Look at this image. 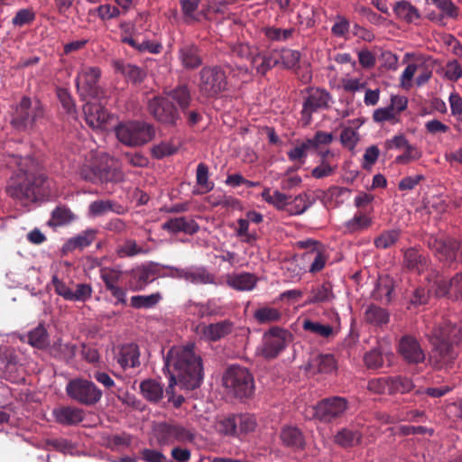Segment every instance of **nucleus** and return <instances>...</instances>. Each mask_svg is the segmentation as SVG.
<instances>
[{
  "label": "nucleus",
  "instance_id": "obj_64",
  "mask_svg": "<svg viewBox=\"0 0 462 462\" xmlns=\"http://www.w3.org/2000/svg\"><path fill=\"white\" fill-rule=\"evenodd\" d=\"M35 20V13L32 8H23L17 11L12 19L14 27H23L32 23Z\"/></svg>",
  "mask_w": 462,
  "mask_h": 462
},
{
  "label": "nucleus",
  "instance_id": "obj_61",
  "mask_svg": "<svg viewBox=\"0 0 462 462\" xmlns=\"http://www.w3.org/2000/svg\"><path fill=\"white\" fill-rule=\"evenodd\" d=\"M93 288L88 283H77L71 290L69 301L85 302L92 297Z\"/></svg>",
  "mask_w": 462,
  "mask_h": 462
},
{
  "label": "nucleus",
  "instance_id": "obj_49",
  "mask_svg": "<svg viewBox=\"0 0 462 462\" xmlns=\"http://www.w3.org/2000/svg\"><path fill=\"white\" fill-rule=\"evenodd\" d=\"M302 328L307 332L324 338H328L333 334L332 326L321 324L310 319H305L302 322Z\"/></svg>",
  "mask_w": 462,
  "mask_h": 462
},
{
  "label": "nucleus",
  "instance_id": "obj_25",
  "mask_svg": "<svg viewBox=\"0 0 462 462\" xmlns=\"http://www.w3.org/2000/svg\"><path fill=\"white\" fill-rule=\"evenodd\" d=\"M55 420L62 425H74L84 420V411L80 408L63 406L52 411Z\"/></svg>",
  "mask_w": 462,
  "mask_h": 462
},
{
  "label": "nucleus",
  "instance_id": "obj_6",
  "mask_svg": "<svg viewBox=\"0 0 462 462\" xmlns=\"http://www.w3.org/2000/svg\"><path fill=\"white\" fill-rule=\"evenodd\" d=\"M223 383L238 397H248L254 389L252 374L246 368L239 365H232L226 371Z\"/></svg>",
  "mask_w": 462,
  "mask_h": 462
},
{
  "label": "nucleus",
  "instance_id": "obj_19",
  "mask_svg": "<svg viewBox=\"0 0 462 462\" xmlns=\"http://www.w3.org/2000/svg\"><path fill=\"white\" fill-rule=\"evenodd\" d=\"M140 348L134 343H127L117 347L115 358L120 367L124 370L136 368L141 365Z\"/></svg>",
  "mask_w": 462,
  "mask_h": 462
},
{
  "label": "nucleus",
  "instance_id": "obj_44",
  "mask_svg": "<svg viewBox=\"0 0 462 462\" xmlns=\"http://www.w3.org/2000/svg\"><path fill=\"white\" fill-rule=\"evenodd\" d=\"M361 440V434L357 430L347 428L340 430L334 437V441L341 447H352Z\"/></svg>",
  "mask_w": 462,
  "mask_h": 462
},
{
  "label": "nucleus",
  "instance_id": "obj_23",
  "mask_svg": "<svg viewBox=\"0 0 462 462\" xmlns=\"http://www.w3.org/2000/svg\"><path fill=\"white\" fill-rule=\"evenodd\" d=\"M233 323L229 320H222L217 323L208 325L202 324L198 329L201 337L208 341H217L226 335L230 334L233 330Z\"/></svg>",
  "mask_w": 462,
  "mask_h": 462
},
{
  "label": "nucleus",
  "instance_id": "obj_59",
  "mask_svg": "<svg viewBox=\"0 0 462 462\" xmlns=\"http://www.w3.org/2000/svg\"><path fill=\"white\" fill-rule=\"evenodd\" d=\"M310 148H311L310 141H308L307 139L288 151L287 156L291 162H298L300 164H303L308 156V151Z\"/></svg>",
  "mask_w": 462,
  "mask_h": 462
},
{
  "label": "nucleus",
  "instance_id": "obj_46",
  "mask_svg": "<svg viewBox=\"0 0 462 462\" xmlns=\"http://www.w3.org/2000/svg\"><path fill=\"white\" fill-rule=\"evenodd\" d=\"M116 68L122 72L127 80L134 84L142 82L145 77V72L135 65L116 62Z\"/></svg>",
  "mask_w": 462,
  "mask_h": 462
},
{
  "label": "nucleus",
  "instance_id": "obj_45",
  "mask_svg": "<svg viewBox=\"0 0 462 462\" xmlns=\"http://www.w3.org/2000/svg\"><path fill=\"white\" fill-rule=\"evenodd\" d=\"M162 299V296L160 292L150 295H135L131 297L130 304L134 309H150L159 303Z\"/></svg>",
  "mask_w": 462,
  "mask_h": 462
},
{
  "label": "nucleus",
  "instance_id": "obj_29",
  "mask_svg": "<svg viewBox=\"0 0 462 462\" xmlns=\"http://www.w3.org/2000/svg\"><path fill=\"white\" fill-rule=\"evenodd\" d=\"M280 438L283 445L294 449H303L305 448V439L302 432L293 426L282 427Z\"/></svg>",
  "mask_w": 462,
  "mask_h": 462
},
{
  "label": "nucleus",
  "instance_id": "obj_13",
  "mask_svg": "<svg viewBox=\"0 0 462 462\" xmlns=\"http://www.w3.org/2000/svg\"><path fill=\"white\" fill-rule=\"evenodd\" d=\"M149 113L159 122L174 125L180 119V113L164 96H156L148 102Z\"/></svg>",
  "mask_w": 462,
  "mask_h": 462
},
{
  "label": "nucleus",
  "instance_id": "obj_60",
  "mask_svg": "<svg viewBox=\"0 0 462 462\" xmlns=\"http://www.w3.org/2000/svg\"><path fill=\"white\" fill-rule=\"evenodd\" d=\"M178 145L172 141H163L152 148V154L155 159H162L174 154L178 151Z\"/></svg>",
  "mask_w": 462,
  "mask_h": 462
},
{
  "label": "nucleus",
  "instance_id": "obj_34",
  "mask_svg": "<svg viewBox=\"0 0 462 462\" xmlns=\"http://www.w3.org/2000/svg\"><path fill=\"white\" fill-rule=\"evenodd\" d=\"M404 265L415 273H420L428 268V261L425 256L414 248H410L404 253Z\"/></svg>",
  "mask_w": 462,
  "mask_h": 462
},
{
  "label": "nucleus",
  "instance_id": "obj_54",
  "mask_svg": "<svg viewBox=\"0 0 462 462\" xmlns=\"http://www.w3.org/2000/svg\"><path fill=\"white\" fill-rule=\"evenodd\" d=\"M122 41L124 42L129 44L133 48L138 50L139 51H148L150 53H159L162 49L161 44L152 42L148 40H143L141 42H137V40H135L134 37H131V36L124 37Z\"/></svg>",
  "mask_w": 462,
  "mask_h": 462
},
{
  "label": "nucleus",
  "instance_id": "obj_41",
  "mask_svg": "<svg viewBox=\"0 0 462 462\" xmlns=\"http://www.w3.org/2000/svg\"><path fill=\"white\" fill-rule=\"evenodd\" d=\"M169 101L174 100L181 110H185L190 103V94L187 86H178L172 90L164 92Z\"/></svg>",
  "mask_w": 462,
  "mask_h": 462
},
{
  "label": "nucleus",
  "instance_id": "obj_32",
  "mask_svg": "<svg viewBox=\"0 0 462 462\" xmlns=\"http://www.w3.org/2000/svg\"><path fill=\"white\" fill-rule=\"evenodd\" d=\"M364 319L370 325L381 327L389 322L390 314L387 310L371 304L365 310Z\"/></svg>",
  "mask_w": 462,
  "mask_h": 462
},
{
  "label": "nucleus",
  "instance_id": "obj_57",
  "mask_svg": "<svg viewBox=\"0 0 462 462\" xmlns=\"http://www.w3.org/2000/svg\"><path fill=\"white\" fill-rule=\"evenodd\" d=\"M390 394L405 393L412 390V381L407 377L393 376L389 377Z\"/></svg>",
  "mask_w": 462,
  "mask_h": 462
},
{
  "label": "nucleus",
  "instance_id": "obj_9",
  "mask_svg": "<svg viewBox=\"0 0 462 462\" xmlns=\"http://www.w3.org/2000/svg\"><path fill=\"white\" fill-rule=\"evenodd\" d=\"M292 335L286 329L274 327L263 336L261 353L265 358L276 357L291 340Z\"/></svg>",
  "mask_w": 462,
  "mask_h": 462
},
{
  "label": "nucleus",
  "instance_id": "obj_14",
  "mask_svg": "<svg viewBox=\"0 0 462 462\" xmlns=\"http://www.w3.org/2000/svg\"><path fill=\"white\" fill-rule=\"evenodd\" d=\"M154 436L160 446H165L175 441H192L193 434L185 427L179 424L162 422L154 427Z\"/></svg>",
  "mask_w": 462,
  "mask_h": 462
},
{
  "label": "nucleus",
  "instance_id": "obj_3",
  "mask_svg": "<svg viewBox=\"0 0 462 462\" xmlns=\"http://www.w3.org/2000/svg\"><path fill=\"white\" fill-rule=\"evenodd\" d=\"M18 171L10 177L5 190L15 202L26 207L37 199L39 179L35 174L34 161L31 157L15 158Z\"/></svg>",
  "mask_w": 462,
  "mask_h": 462
},
{
  "label": "nucleus",
  "instance_id": "obj_31",
  "mask_svg": "<svg viewBox=\"0 0 462 462\" xmlns=\"http://www.w3.org/2000/svg\"><path fill=\"white\" fill-rule=\"evenodd\" d=\"M393 356L392 351L380 346L367 352L364 356V361L368 368L377 369L383 366L385 358L390 360Z\"/></svg>",
  "mask_w": 462,
  "mask_h": 462
},
{
  "label": "nucleus",
  "instance_id": "obj_48",
  "mask_svg": "<svg viewBox=\"0 0 462 462\" xmlns=\"http://www.w3.org/2000/svg\"><path fill=\"white\" fill-rule=\"evenodd\" d=\"M216 430L224 436L238 437L236 415L219 418L216 422Z\"/></svg>",
  "mask_w": 462,
  "mask_h": 462
},
{
  "label": "nucleus",
  "instance_id": "obj_39",
  "mask_svg": "<svg viewBox=\"0 0 462 462\" xmlns=\"http://www.w3.org/2000/svg\"><path fill=\"white\" fill-rule=\"evenodd\" d=\"M429 289L426 291L424 288H417L414 290L410 302L413 306H420L426 304L429 300L430 293L435 294L436 285H434V272L432 271L429 277H427Z\"/></svg>",
  "mask_w": 462,
  "mask_h": 462
},
{
  "label": "nucleus",
  "instance_id": "obj_35",
  "mask_svg": "<svg viewBox=\"0 0 462 462\" xmlns=\"http://www.w3.org/2000/svg\"><path fill=\"white\" fill-rule=\"evenodd\" d=\"M310 367L313 372L329 374L336 370L337 364L330 354H320L310 359Z\"/></svg>",
  "mask_w": 462,
  "mask_h": 462
},
{
  "label": "nucleus",
  "instance_id": "obj_33",
  "mask_svg": "<svg viewBox=\"0 0 462 462\" xmlns=\"http://www.w3.org/2000/svg\"><path fill=\"white\" fill-rule=\"evenodd\" d=\"M140 391L143 397L151 402H158L163 397L162 385L153 379L143 381L140 383Z\"/></svg>",
  "mask_w": 462,
  "mask_h": 462
},
{
  "label": "nucleus",
  "instance_id": "obj_27",
  "mask_svg": "<svg viewBox=\"0 0 462 462\" xmlns=\"http://www.w3.org/2000/svg\"><path fill=\"white\" fill-rule=\"evenodd\" d=\"M334 299L333 285L329 282H325L311 288L305 304H326L332 302Z\"/></svg>",
  "mask_w": 462,
  "mask_h": 462
},
{
  "label": "nucleus",
  "instance_id": "obj_11",
  "mask_svg": "<svg viewBox=\"0 0 462 462\" xmlns=\"http://www.w3.org/2000/svg\"><path fill=\"white\" fill-rule=\"evenodd\" d=\"M333 97L330 93L325 88H310L307 89V96L303 102V108L301 111L302 120L305 124H309L311 119L312 113L327 109L330 106Z\"/></svg>",
  "mask_w": 462,
  "mask_h": 462
},
{
  "label": "nucleus",
  "instance_id": "obj_22",
  "mask_svg": "<svg viewBox=\"0 0 462 462\" xmlns=\"http://www.w3.org/2000/svg\"><path fill=\"white\" fill-rule=\"evenodd\" d=\"M226 284L238 291H251L258 282V278L254 273L248 272L232 273L226 276Z\"/></svg>",
  "mask_w": 462,
  "mask_h": 462
},
{
  "label": "nucleus",
  "instance_id": "obj_18",
  "mask_svg": "<svg viewBox=\"0 0 462 462\" xmlns=\"http://www.w3.org/2000/svg\"><path fill=\"white\" fill-rule=\"evenodd\" d=\"M86 123L93 130H106L110 114L98 103L87 102L83 106Z\"/></svg>",
  "mask_w": 462,
  "mask_h": 462
},
{
  "label": "nucleus",
  "instance_id": "obj_52",
  "mask_svg": "<svg viewBox=\"0 0 462 462\" xmlns=\"http://www.w3.org/2000/svg\"><path fill=\"white\" fill-rule=\"evenodd\" d=\"M97 236V230L95 229H87L79 234L78 236L71 237L69 240V245L71 248H80L83 249L88 245H90Z\"/></svg>",
  "mask_w": 462,
  "mask_h": 462
},
{
  "label": "nucleus",
  "instance_id": "obj_20",
  "mask_svg": "<svg viewBox=\"0 0 462 462\" xmlns=\"http://www.w3.org/2000/svg\"><path fill=\"white\" fill-rule=\"evenodd\" d=\"M399 353L402 358L411 364H419L425 360V354L416 338L405 336L399 343Z\"/></svg>",
  "mask_w": 462,
  "mask_h": 462
},
{
  "label": "nucleus",
  "instance_id": "obj_62",
  "mask_svg": "<svg viewBox=\"0 0 462 462\" xmlns=\"http://www.w3.org/2000/svg\"><path fill=\"white\" fill-rule=\"evenodd\" d=\"M236 428L239 434H246L252 432L256 428V420L250 414L236 415Z\"/></svg>",
  "mask_w": 462,
  "mask_h": 462
},
{
  "label": "nucleus",
  "instance_id": "obj_37",
  "mask_svg": "<svg viewBox=\"0 0 462 462\" xmlns=\"http://www.w3.org/2000/svg\"><path fill=\"white\" fill-rule=\"evenodd\" d=\"M28 344L38 349H43L49 346V334L43 324H39L27 334Z\"/></svg>",
  "mask_w": 462,
  "mask_h": 462
},
{
  "label": "nucleus",
  "instance_id": "obj_53",
  "mask_svg": "<svg viewBox=\"0 0 462 462\" xmlns=\"http://www.w3.org/2000/svg\"><path fill=\"white\" fill-rule=\"evenodd\" d=\"M403 150L404 151L402 154L395 157V163L400 165H407L412 162L420 160L422 157V151L411 143Z\"/></svg>",
  "mask_w": 462,
  "mask_h": 462
},
{
  "label": "nucleus",
  "instance_id": "obj_56",
  "mask_svg": "<svg viewBox=\"0 0 462 462\" xmlns=\"http://www.w3.org/2000/svg\"><path fill=\"white\" fill-rule=\"evenodd\" d=\"M116 254L119 257H133L137 254H145L146 251L139 246L133 239H126L116 248Z\"/></svg>",
  "mask_w": 462,
  "mask_h": 462
},
{
  "label": "nucleus",
  "instance_id": "obj_17",
  "mask_svg": "<svg viewBox=\"0 0 462 462\" xmlns=\"http://www.w3.org/2000/svg\"><path fill=\"white\" fill-rule=\"evenodd\" d=\"M433 272L436 296H448L456 300L462 298V272L456 274L449 282L445 281L438 272Z\"/></svg>",
  "mask_w": 462,
  "mask_h": 462
},
{
  "label": "nucleus",
  "instance_id": "obj_50",
  "mask_svg": "<svg viewBox=\"0 0 462 462\" xmlns=\"http://www.w3.org/2000/svg\"><path fill=\"white\" fill-rule=\"evenodd\" d=\"M196 181L197 184L201 189V190L199 191L198 193H208L214 188V183L209 180L208 167L203 162H200L197 166Z\"/></svg>",
  "mask_w": 462,
  "mask_h": 462
},
{
  "label": "nucleus",
  "instance_id": "obj_58",
  "mask_svg": "<svg viewBox=\"0 0 462 462\" xmlns=\"http://www.w3.org/2000/svg\"><path fill=\"white\" fill-rule=\"evenodd\" d=\"M75 217L69 208L66 207H57L51 212V220L50 225L63 226L74 220Z\"/></svg>",
  "mask_w": 462,
  "mask_h": 462
},
{
  "label": "nucleus",
  "instance_id": "obj_63",
  "mask_svg": "<svg viewBox=\"0 0 462 462\" xmlns=\"http://www.w3.org/2000/svg\"><path fill=\"white\" fill-rule=\"evenodd\" d=\"M436 6L443 13L439 17L436 18L437 22H441L443 16L449 18H457L458 16V8L451 0H431Z\"/></svg>",
  "mask_w": 462,
  "mask_h": 462
},
{
  "label": "nucleus",
  "instance_id": "obj_30",
  "mask_svg": "<svg viewBox=\"0 0 462 462\" xmlns=\"http://www.w3.org/2000/svg\"><path fill=\"white\" fill-rule=\"evenodd\" d=\"M372 224L373 219L369 215L358 211L344 223V232L347 234L360 233L368 229Z\"/></svg>",
  "mask_w": 462,
  "mask_h": 462
},
{
  "label": "nucleus",
  "instance_id": "obj_28",
  "mask_svg": "<svg viewBox=\"0 0 462 462\" xmlns=\"http://www.w3.org/2000/svg\"><path fill=\"white\" fill-rule=\"evenodd\" d=\"M179 60L186 69H195L202 64V59L196 45L188 43L179 50Z\"/></svg>",
  "mask_w": 462,
  "mask_h": 462
},
{
  "label": "nucleus",
  "instance_id": "obj_15",
  "mask_svg": "<svg viewBox=\"0 0 462 462\" xmlns=\"http://www.w3.org/2000/svg\"><path fill=\"white\" fill-rule=\"evenodd\" d=\"M101 77V69L94 66H82L76 78V86L80 96L95 97L98 94V81Z\"/></svg>",
  "mask_w": 462,
  "mask_h": 462
},
{
  "label": "nucleus",
  "instance_id": "obj_1",
  "mask_svg": "<svg viewBox=\"0 0 462 462\" xmlns=\"http://www.w3.org/2000/svg\"><path fill=\"white\" fill-rule=\"evenodd\" d=\"M195 345L172 346L164 356L163 370L169 374V385L166 393L169 402L179 408L184 402L182 395L174 396L173 389L179 385L183 390L199 388L204 378L202 358L194 351Z\"/></svg>",
  "mask_w": 462,
  "mask_h": 462
},
{
  "label": "nucleus",
  "instance_id": "obj_51",
  "mask_svg": "<svg viewBox=\"0 0 462 462\" xmlns=\"http://www.w3.org/2000/svg\"><path fill=\"white\" fill-rule=\"evenodd\" d=\"M277 54L278 65L281 64L285 69L294 68L300 59V52L291 49L277 51Z\"/></svg>",
  "mask_w": 462,
  "mask_h": 462
},
{
  "label": "nucleus",
  "instance_id": "obj_5",
  "mask_svg": "<svg viewBox=\"0 0 462 462\" xmlns=\"http://www.w3.org/2000/svg\"><path fill=\"white\" fill-rule=\"evenodd\" d=\"M109 156L104 154L82 165L79 171L80 178L92 183L123 181L124 172L120 169L109 165Z\"/></svg>",
  "mask_w": 462,
  "mask_h": 462
},
{
  "label": "nucleus",
  "instance_id": "obj_26",
  "mask_svg": "<svg viewBox=\"0 0 462 462\" xmlns=\"http://www.w3.org/2000/svg\"><path fill=\"white\" fill-rule=\"evenodd\" d=\"M277 50L259 52L257 50L252 56L251 64L260 75H264L268 70L278 65Z\"/></svg>",
  "mask_w": 462,
  "mask_h": 462
},
{
  "label": "nucleus",
  "instance_id": "obj_55",
  "mask_svg": "<svg viewBox=\"0 0 462 462\" xmlns=\"http://www.w3.org/2000/svg\"><path fill=\"white\" fill-rule=\"evenodd\" d=\"M263 32L270 41L284 42L292 36L294 29H281L273 26H267L263 29Z\"/></svg>",
  "mask_w": 462,
  "mask_h": 462
},
{
  "label": "nucleus",
  "instance_id": "obj_24",
  "mask_svg": "<svg viewBox=\"0 0 462 462\" xmlns=\"http://www.w3.org/2000/svg\"><path fill=\"white\" fill-rule=\"evenodd\" d=\"M162 228L171 234L182 232L188 235H193L199 230V226L192 218L180 217L169 219L162 224Z\"/></svg>",
  "mask_w": 462,
  "mask_h": 462
},
{
  "label": "nucleus",
  "instance_id": "obj_12",
  "mask_svg": "<svg viewBox=\"0 0 462 462\" xmlns=\"http://www.w3.org/2000/svg\"><path fill=\"white\" fill-rule=\"evenodd\" d=\"M347 408L348 402L346 398L334 396L319 402L314 407V414L319 420L330 422L342 417Z\"/></svg>",
  "mask_w": 462,
  "mask_h": 462
},
{
  "label": "nucleus",
  "instance_id": "obj_2",
  "mask_svg": "<svg viewBox=\"0 0 462 462\" xmlns=\"http://www.w3.org/2000/svg\"><path fill=\"white\" fill-rule=\"evenodd\" d=\"M432 348L430 356L431 365L437 369H447L458 357V346L462 340L461 327L450 319H443L426 333Z\"/></svg>",
  "mask_w": 462,
  "mask_h": 462
},
{
  "label": "nucleus",
  "instance_id": "obj_8",
  "mask_svg": "<svg viewBox=\"0 0 462 462\" xmlns=\"http://www.w3.org/2000/svg\"><path fill=\"white\" fill-rule=\"evenodd\" d=\"M43 116V109L39 101L23 97L14 111L12 124L19 130L32 128L34 124Z\"/></svg>",
  "mask_w": 462,
  "mask_h": 462
},
{
  "label": "nucleus",
  "instance_id": "obj_16",
  "mask_svg": "<svg viewBox=\"0 0 462 462\" xmlns=\"http://www.w3.org/2000/svg\"><path fill=\"white\" fill-rule=\"evenodd\" d=\"M428 245L440 262H452L458 256L462 261V245L455 239L430 236Z\"/></svg>",
  "mask_w": 462,
  "mask_h": 462
},
{
  "label": "nucleus",
  "instance_id": "obj_21",
  "mask_svg": "<svg viewBox=\"0 0 462 462\" xmlns=\"http://www.w3.org/2000/svg\"><path fill=\"white\" fill-rule=\"evenodd\" d=\"M183 281L194 285L215 284L216 277L204 265L184 267Z\"/></svg>",
  "mask_w": 462,
  "mask_h": 462
},
{
  "label": "nucleus",
  "instance_id": "obj_36",
  "mask_svg": "<svg viewBox=\"0 0 462 462\" xmlns=\"http://www.w3.org/2000/svg\"><path fill=\"white\" fill-rule=\"evenodd\" d=\"M50 354L59 360L69 362L75 356L76 346L71 343H64L59 338L51 346Z\"/></svg>",
  "mask_w": 462,
  "mask_h": 462
},
{
  "label": "nucleus",
  "instance_id": "obj_43",
  "mask_svg": "<svg viewBox=\"0 0 462 462\" xmlns=\"http://www.w3.org/2000/svg\"><path fill=\"white\" fill-rule=\"evenodd\" d=\"M401 236L400 229H389L382 232L374 240V245L377 249H387L396 244Z\"/></svg>",
  "mask_w": 462,
  "mask_h": 462
},
{
  "label": "nucleus",
  "instance_id": "obj_7",
  "mask_svg": "<svg viewBox=\"0 0 462 462\" xmlns=\"http://www.w3.org/2000/svg\"><path fill=\"white\" fill-rule=\"evenodd\" d=\"M66 393L69 398L85 405H94L102 397V391L87 379L75 378L66 385Z\"/></svg>",
  "mask_w": 462,
  "mask_h": 462
},
{
  "label": "nucleus",
  "instance_id": "obj_10",
  "mask_svg": "<svg viewBox=\"0 0 462 462\" xmlns=\"http://www.w3.org/2000/svg\"><path fill=\"white\" fill-rule=\"evenodd\" d=\"M226 87L225 71L219 67H204L200 70L199 88L202 93L214 96L226 90Z\"/></svg>",
  "mask_w": 462,
  "mask_h": 462
},
{
  "label": "nucleus",
  "instance_id": "obj_4",
  "mask_svg": "<svg viewBox=\"0 0 462 462\" xmlns=\"http://www.w3.org/2000/svg\"><path fill=\"white\" fill-rule=\"evenodd\" d=\"M116 138L129 147L142 146L155 136L154 126L143 120H129L119 123L115 127Z\"/></svg>",
  "mask_w": 462,
  "mask_h": 462
},
{
  "label": "nucleus",
  "instance_id": "obj_47",
  "mask_svg": "<svg viewBox=\"0 0 462 462\" xmlns=\"http://www.w3.org/2000/svg\"><path fill=\"white\" fill-rule=\"evenodd\" d=\"M263 199L268 204L273 205L279 210H286L288 205V197L279 190H275L273 193L269 188L263 190L261 194Z\"/></svg>",
  "mask_w": 462,
  "mask_h": 462
},
{
  "label": "nucleus",
  "instance_id": "obj_38",
  "mask_svg": "<svg viewBox=\"0 0 462 462\" xmlns=\"http://www.w3.org/2000/svg\"><path fill=\"white\" fill-rule=\"evenodd\" d=\"M393 12L398 18L407 23H412L420 16L418 9L405 0L397 2L393 7Z\"/></svg>",
  "mask_w": 462,
  "mask_h": 462
},
{
  "label": "nucleus",
  "instance_id": "obj_40",
  "mask_svg": "<svg viewBox=\"0 0 462 462\" xmlns=\"http://www.w3.org/2000/svg\"><path fill=\"white\" fill-rule=\"evenodd\" d=\"M254 318L260 324L273 323L282 319V312L273 307L262 306L254 310Z\"/></svg>",
  "mask_w": 462,
  "mask_h": 462
},
{
  "label": "nucleus",
  "instance_id": "obj_42",
  "mask_svg": "<svg viewBox=\"0 0 462 462\" xmlns=\"http://www.w3.org/2000/svg\"><path fill=\"white\" fill-rule=\"evenodd\" d=\"M311 199L306 193L300 194L294 198L291 202H288L286 212L290 215H301L313 204Z\"/></svg>",
  "mask_w": 462,
  "mask_h": 462
}]
</instances>
